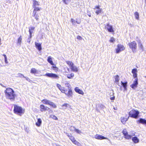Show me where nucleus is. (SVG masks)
I'll return each instance as SVG.
<instances>
[{"label":"nucleus","mask_w":146,"mask_h":146,"mask_svg":"<svg viewBox=\"0 0 146 146\" xmlns=\"http://www.w3.org/2000/svg\"><path fill=\"white\" fill-rule=\"evenodd\" d=\"M67 70H68V71H69V70H69V68H67Z\"/></svg>","instance_id":"nucleus-62"},{"label":"nucleus","mask_w":146,"mask_h":146,"mask_svg":"<svg viewBox=\"0 0 146 146\" xmlns=\"http://www.w3.org/2000/svg\"><path fill=\"white\" fill-rule=\"evenodd\" d=\"M87 15L89 17H91V13L89 11H88L87 12Z\"/></svg>","instance_id":"nucleus-54"},{"label":"nucleus","mask_w":146,"mask_h":146,"mask_svg":"<svg viewBox=\"0 0 146 146\" xmlns=\"http://www.w3.org/2000/svg\"><path fill=\"white\" fill-rule=\"evenodd\" d=\"M40 111L42 112L49 110V112L52 113V110H51L49 108L43 105H40Z\"/></svg>","instance_id":"nucleus-7"},{"label":"nucleus","mask_w":146,"mask_h":146,"mask_svg":"<svg viewBox=\"0 0 146 146\" xmlns=\"http://www.w3.org/2000/svg\"><path fill=\"white\" fill-rule=\"evenodd\" d=\"M66 62L70 67L72 71L76 72L78 71V68L76 66L74 65L73 63L72 62L68 61H66Z\"/></svg>","instance_id":"nucleus-4"},{"label":"nucleus","mask_w":146,"mask_h":146,"mask_svg":"<svg viewBox=\"0 0 146 146\" xmlns=\"http://www.w3.org/2000/svg\"><path fill=\"white\" fill-rule=\"evenodd\" d=\"M137 123L143 124H146V120L140 118L139 120L137 121Z\"/></svg>","instance_id":"nucleus-18"},{"label":"nucleus","mask_w":146,"mask_h":146,"mask_svg":"<svg viewBox=\"0 0 146 146\" xmlns=\"http://www.w3.org/2000/svg\"><path fill=\"white\" fill-rule=\"evenodd\" d=\"M110 98L111 100H113L115 99V97L114 95L113 96H110Z\"/></svg>","instance_id":"nucleus-49"},{"label":"nucleus","mask_w":146,"mask_h":146,"mask_svg":"<svg viewBox=\"0 0 146 146\" xmlns=\"http://www.w3.org/2000/svg\"><path fill=\"white\" fill-rule=\"evenodd\" d=\"M138 84L137 78H136L135 81H134L133 83L130 86L133 89H135L137 88Z\"/></svg>","instance_id":"nucleus-11"},{"label":"nucleus","mask_w":146,"mask_h":146,"mask_svg":"<svg viewBox=\"0 0 146 146\" xmlns=\"http://www.w3.org/2000/svg\"><path fill=\"white\" fill-rule=\"evenodd\" d=\"M107 29L108 30V31L110 32H113V30L112 28V27L109 25V24H108L107 25Z\"/></svg>","instance_id":"nucleus-20"},{"label":"nucleus","mask_w":146,"mask_h":146,"mask_svg":"<svg viewBox=\"0 0 146 146\" xmlns=\"http://www.w3.org/2000/svg\"><path fill=\"white\" fill-rule=\"evenodd\" d=\"M35 45L36 47L39 51H40L41 50L42 48L41 47V44L39 43H37L36 42H35Z\"/></svg>","instance_id":"nucleus-21"},{"label":"nucleus","mask_w":146,"mask_h":146,"mask_svg":"<svg viewBox=\"0 0 146 146\" xmlns=\"http://www.w3.org/2000/svg\"><path fill=\"white\" fill-rule=\"evenodd\" d=\"M122 133L124 136L128 133L126 129H123L122 131Z\"/></svg>","instance_id":"nucleus-40"},{"label":"nucleus","mask_w":146,"mask_h":146,"mask_svg":"<svg viewBox=\"0 0 146 146\" xmlns=\"http://www.w3.org/2000/svg\"><path fill=\"white\" fill-rule=\"evenodd\" d=\"M34 27H31L29 28V34H31H31H32L33 33V32L31 31L34 30Z\"/></svg>","instance_id":"nucleus-36"},{"label":"nucleus","mask_w":146,"mask_h":146,"mask_svg":"<svg viewBox=\"0 0 146 146\" xmlns=\"http://www.w3.org/2000/svg\"><path fill=\"white\" fill-rule=\"evenodd\" d=\"M33 7H36V6L39 5V3L36 0H33Z\"/></svg>","instance_id":"nucleus-29"},{"label":"nucleus","mask_w":146,"mask_h":146,"mask_svg":"<svg viewBox=\"0 0 146 146\" xmlns=\"http://www.w3.org/2000/svg\"><path fill=\"white\" fill-rule=\"evenodd\" d=\"M33 8H34V10L36 12L39 11L41 9V8L40 7H33Z\"/></svg>","instance_id":"nucleus-34"},{"label":"nucleus","mask_w":146,"mask_h":146,"mask_svg":"<svg viewBox=\"0 0 146 146\" xmlns=\"http://www.w3.org/2000/svg\"><path fill=\"white\" fill-rule=\"evenodd\" d=\"M114 95V93L113 91L112 90H110V91L109 95L110 96H113Z\"/></svg>","instance_id":"nucleus-41"},{"label":"nucleus","mask_w":146,"mask_h":146,"mask_svg":"<svg viewBox=\"0 0 146 146\" xmlns=\"http://www.w3.org/2000/svg\"><path fill=\"white\" fill-rule=\"evenodd\" d=\"M139 114L138 111L132 110L129 113V117L136 119L138 117Z\"/></svg>","instance_id":"nucleus-2"},{"label":"nucleus","mask_w":146,"mask_h":146,"mask_svg":"<svg viewBox=\"0 0 146 146\" xmlns=\"http://www.w3.org/2000/svg\"><path fill=\"white\" fill-rule=\"evenodd\" d=\"M36 19L37 21L38 19V17H39V15L38 14H36L34 17Z\"/></svg>","instance_id":"nucleus-47"},{"label":"nucleus","mask_w":146,"mask_h":146,"mask_svg":"<svg viewBox=\"0 0 146 146\" xmlns=\"http://www.w3.org/2000/svg\"><path fill=\"white\" fill-rule=\"evenodd\" d=\"M129 117H128L127 118H125L124 117H122L120 119L121 122L123 124H125L126 122V121L129 119Z\"/></svg>","instance_id":"nucleus-19"},{"label":"nucleus","mask_w":146,"mask_h":146,"mask_svg":"<svg viewBox=\"0 0 146 146\" xmlns=\"http://www.w3.org/2000/svg\"><path fill=\"white\" fill-rule=\"evenodd\" d=\"M74 90L76 92L78 93L79 94L83 95L84 93L83 92L79 89L78 87H76L74 89Z\"/></svg>","instance_id":"nucleus-15"},{"label":"nucleus","mask_w":146,"mask_h":146,"mask_svg":"<svg viewBox=\"0 0 146 146\" xmlns=\"http://www.w3.org/2000/svg\"><path fill=\"white\" fill-rule=\"evenodd\" d=\"M132 140L135 143H138L139 141V139L136 137H132Z\"/></svg>","instance_id":"nucleus-17"},{"label":"nucleus","mask_w":146,"mask_h":146,"mask_svg":"<svg viewBox=\"0 0 146 146\" xmlns=\"http://www.w3.org/2000/svg\"><path fill=\"white\" fill-rule=\"evenodd\" d=\"M73 143L76 145L78 146H80V144L76 140H75Z\"/></svg>","instance_id":"nucleus-37"},{"label":"nucleus","mask_w":146,"mask_h":146,"mask_svg":"<svg viewBox=\"0 0 146 146\" xmlns=\"http://www.w3.org/2000/svg\"><path fill=\"white\" fill-rule=\"evenodd\" d=\"M71 128L72 129H74L75 131L78 133L80 134L81 133V131L80 130H79L78 129H76L74 127H71Z\"/></svg>","instance_id":"nucleus-28"},{"label":"nucleus","mask_w":146,"mask_h":146,"mask_svg":"<svg viewBox=\"0 0 146 146\" xmlns=\"http://www.w3.org/2000/svg\"><path fill=\"white\" fill-rule=\"evenodd\" d=\"M6 2L8 3H11L10 0H6Z\"/></svg>","instance_id":"nucleus-57"},{"label":"nucleus","mask_w":146,"mask_h":146,"mask_svg":"<svg viewBox=\"0 0 146 146\" xmlns=\"http://www.w3.org/2000/svg\"><path fill=\"white\" fill-rule=\"evenodd\" d=\"M135 133H132L131 134H128L127 133L124 136V137L126 139H129L131 138L133 136H135Z\"/></svg>","instance_id":"nucleus-13"},{"label":"nucleus","mask_w":146,"mask_h":146,"mask_svg":"<svg viewBox=\"0 0 146 146\" xmlns=\"http://www.w3.org/2000/svg\"><path fill=\"white\" fill-rule=\"evenodd\" d=\"M18 77H19L20 78H22V77H24V76L23 74L21 73H19L18 74Z\"/></svg>","instance_id":"nucleus-46"},{"label":"nucleus","mask_w":146,"mask_h":146,"mask_svg":"<svg viewBox=\"0 0 146 146\" xmlns=\"http://www.w3.org/2000/svg\"><path fill=\"white\" fill-rule=\"evenodd\" d=\"M52 58L50 56H48V58L47 61L51 65H53L54 64L52 60Z\"/></svg>","instance_id":"nucleus-23"},{"label":"nucleus","mask_w":146,"mask_h":146,"mask_svg":"<svg viewBox=\"0 0 146 146\" xmlns=\"http://www.w3.org/2000/svg\"><path fill=\"white\" fill-rule=\"evenodd\" d=\"M115 41V38L113 37H111V38L110 40V42H113Z\"/></svg>","instance_id":"nucleus-43"},{"label":"nucleus","mask_w":146,"mask_h":146,"mask_svg":"<svg viewBox=\"0 0 146 146\" xmlns=\"http://www.w3.org/2000/svg\"><path fill=\"white\" fill-rule=\"evenodd\" d=\"M114 78L115 79V81L116 83H118L119 80V76L117 75L114 76Z\"/></svg>","instance_id":"nucleus-31"},{"label":"nucleus","mask_w":146,"mask_h":146,"mask_svg":"<svg viewBox=\"0 0 146 146\" xmlns=\"http://www.w3.org/2000/svg\"><path fill=\"white\" fill-rule=\"evenodd\" d=\"M74 76V74L73 73H72L70 74H68L67 75V78L69 79H71Z\"/></svg>","instance_id":"nucleus-35"},{"label":"nucleus","mask_w":146,"mask_h":146,"mask_svg":"<svg viewBox=\"0 0 146 146\" xmlns=\"http://www.w3.org/2000/svg\"><path fill=\"white\" fill-rule=\"evenodd\" d=\"M94 138L97 139L102 140L104 139H108L109 140L108 138L104 137V136L96 134L94 136Z\"/></svg>","instance_id":"nucleus-9"},{"label":"nucleus","mask_w":146,"mask_h":146,"mask_svg":"<svg viewBox=\"0 0 146 146\" xmlns=\"http://www.w3.org/2000/svg\"><path fill=\"white\" fill-rule=\"evenodd\" d=\"M42 123V120L40 118L38 119L36 123V124L37 126H40Z\"/></svg>","instance_id":"nucleus-27"},{"label":"nucleus","mask_w":146,"mask_h":146,"mask_svg":"<svg viewBox=\"0 0 146 146\" xmlns=\"http://www.w3.org/2000/svg\"><path fill=\"white\" fill-rule=\"evenodd\" d=\"M36 12L34 10L33 12V16L34 17H35V16L36 14Z\"/></svg>","instance_id":"nucleus-51"},{"label":"nucleus","mask_w":146,"mask_h":146,"mask_svg":"<svg viewBox=\"0 0 146 146\" xmlns=\"http://www.w3.org/2000/svg\"><path fill=\"white\" fill-rule=\"evenodd\" d=\"M4 92L5 97L7 99L9 100L12 101L15 100L16 94L12 89L10 88H7Z\"/></svg>","instance_id":"nucleus-1"},{"label":"nucleus","mask_w":146,"mask_h":146,"mask_svg":"<svg viewBox=\"0 0 146 146\" xmlns=\"http://www.w3.org/2000/svg\"><path fill=\"white\" fill-rule=\"evenodd\" d=\"M50 117L55 120H58V118L55 115H50Z\"/></svg>","instance_id":"nucleus-38"},{"label":"nucleus","mask_w":146,"mask_h":146,"mask_svg":"<svg viewBox=\"0 0 146 146\" xmlns=\"http://www.w3.org/2000/svg\"><path fill=\"white\" fill-rule=\"evenodd\" d=\"M113 109L115 110H117V107H114L113 108Z\"/></svg>","instance_id":"nucleus-61"},{"label":"nucleus","mask_w":146,"mask_h":146,"mask_svg":"<svg viewBox=\"0 0 146 146\" xmlns=\"http://www.w3.org/2000/svg\"><path fill=\"white\" fill-rule=\"evenodd\" d=\"M121 84L122 85L124 89V90L126 91L127 90V82H123L122 81L121 82Z\"/></svg>","instance_id":"nucleus-22"},{"label":"nucleus","mask_w":146,"mask_h":146,"mask_svg":"<svg viewBox=\"0 0 146 146\" xmlns=\"http://www.w3.org/2000/svg\"><path fill=\"white\" fill-rule=\"evenodd\" d=\"M25 78L26 80L29 82H30L31 81V80L28 77H25L24 76V77Z\"/></svg>","instance_id":"nucleus-50"},{"label":"nucleus","mask_w":146,"mask_h":146,"mask_svg":"<svg viewBox=\"0 0 146 146\" xmlns=\"http://www.w3.org/2000/svg\"><path fill=\"white\" fill-rule=\"evenodd\" d=\"M68 105L67 104H64L62 105V107H63L65 109L66 108Z\"/></svg>","instance_id":"nucleus-44"},{"label":"nucleus","mask_w":146,"mask_h":146,"mask_svg":"<svg viewBox=\"0 0 146 146\" xmlns=\"http://www.w3.org/2000/svg\"><path fill=\"white\" fill-rule=\"evenodd\" d=\"M5 61L6 63H8V62L7 61V59H5Z\"/></svg>","instance_id":"nucleus-58"},{"label":"nucleus","mask_w":146,"mask_h":146,"mask_svg":"<svg viewBox=\"0 0 146 146\" xmlns=\"http://www.w3.org/2000/svg\"><path fill=\"white\" fill-rule=\"evenodd\" d=\"M22 40V37L21 36H20L18 38L17 44L18 45L20 46L21 45Z\"/></svg>","instance_id":"nucleus-26"},{"label":"nucleus","mask_w":146,"mask_h":146,"mask_svg":"<svg viewBox=\"0 0 146 146\" xmlns=\"http://www.w3.org/2000/svg\"><path fill=\"white\" fill-rule=\"evenodd\" d=\"M69 0H62V1L66 4H68Z\"/></svg>","instance_id":"nucleus-48"},{"label":"nucleus","mask_w":146,"mask_h":146,"mask_svg":"<svg viewBox=\"0 0 146 146\" xmlns=\"http://www.w3.org/2000/svg\"><path fill=\"white\" fill-rule=\"evenodd\" d=\"M138 46L140 50H141L142 51L143 50L144 48L140 40L138 42Z\"/></svg>","instance_id":"nucleus-24"},{"label":"nucleus","mask_w":146,"mask_h":146,"mask_svg":"<svg viewBox=\"0 0 146 146\" xmlns=\"http://www.w3.org/2000/svg\"><path fill=\"white\" fill-rule=\"evenodd\" d=\"M32 34H31H31H30V37H29V38H31V37H32Z\"/></svg>","instance_id":"nucleus-60"},{"label":"nucleus","mask_w":146,"mask_h":146,"mask_svg":"<svg viewBox=\"0 0 146 146\" xmlns=\"http://www.w3.org/2000/svg\"><path fill=\"white\" fill-rule=\"evenodd\" d=\"M3 56H4L5 58V59H7V56H6V55L3 54Z\"/></svg>","instance_id":"nucleus-59"},{"label":"nucleus","mask_w":146,"mask_h":146,"mask_svg":"<svg viewBox=\"0 0 146 146\" xmlns=\"http://www.w3.org/2000/svg\"><path fill=\"white\" fill-rule=\"evenodd\" d=\"M14 111L15 113H24V111L21 107L17 105L14 106Z\"/></svg>","instance_id":"nucleus-5"},{"label":"nucleus","mask_w":146,"mask_h":146,"mask_svg":"<svg viewBox=\"0 0 146 146\" xmlns=\"http://www.w3.org/2000/svg\"><path fill=\"white\" fill-rule=\"evenodd\" d=\"M65 85L66 87L68 88V89L70 88H69L70 87V85L67 82H65Z\"/></svg>","instance_id":"nucleus-39"},{"label":"nucleus","mask_w":146,"mask_h":146,"mask_svg":"<svg viewBox=\"0 0 146 146\" xmlns=\"http://www.w3.org/2000/svg\"><path fill=\"white\" fill-rule=\"evenodd\" d=\"M31 41V40L30 38H28L27 40V42L29 43H30Z\"/></svg>","instance_id":"nucleus-56"},{"label":"nucleus","mask_w":146,"mask_h":146,"mask_svg":"<svg viewBox=\"0 0 146 146\" xmlns=\"http://www.w3.org/2000/svg\"><path fill=\"white\" fill-rule=\"evenodd\" d=\"M77 39L79 40H81L82 39V37L79 36H77Z\"/></svg>","instance_id":"nucleus-52"},{"label":"nucleus","mask_w":146,"mask_h":146,"mask_svg":"<svg viewBox=\"0 0 146 146\" xmlns=\"http://www.w3.org/2000/svg\"><path fill=\"white\" fill-rule=\"evenodd\" d=\"M50 101L47 99H44L42 101L43 103L46 105H49Z\"/></svg>","instance_id":"nucleus-25"},{"label":"nucleus","mask_w":146,"mask_h":146,"mask_svg":"<svg viewBox=\"0 0 146 146\" xmlns=\"http://www.w3.org/2000/svg\"><path fill=\"white\" fill-rule=\"evenodd\" d=\"M69 137L72 142L75 140L74 137L72 136H69Z\"/></svg>","instance_id":"nucleus-42"},{"label":"nucleus","mask_w":146,"mask_h":146,"mask_svg":"<svg viewBox=\"0 0 146 146\" xmlns=\"http://www.w3.org/2000/svg\"><path fill=\"white\" fill-rule=\"evenodd\" d=\"M71 21L73 25H74L75 24L76 21L73 19H71Z\"/></svg>","instance_id":"nucleus-45"},{"label":"nucleus","mask_w":146,"mask_h":146,"mask_svg":"<svg viewBox=\"0 0 146 146\" xmlns=\"http://www.w3.org/2000/svg\"><path fill=\"white\" fill-rule=\"evenodd\" d=\"M53 68H54V67H54V66H53Z\"/></svg>","instance_id":"nucleus-64"},{"label":"nucleus","mask_w":146,"mask_h":146,"mask_svg":"<svg viewBox=\"0 0 146 146\" xmlns=\"http://www.w3.org/2000/svg\"><path fill=\"white\" fill-rule=\"evenodd\" d=\"M137 70L136 68H135L132 69V73L133 74V77L134 78H137Z\"/></svg>","instance_id":"nucleus-16"},{"label":"nucleus","mask_w":146,"mask_h":146,"mask_svg":"<svg viewBox=\"0 0 146 146\" xmlns=\"http://www.w3.org/2000/svg\"><path fill=\"white\" fill-rule=\"evenodd\" d=\"M31 73L32 74H35L37 73V71L35 68H32L31 70Z\"/></svg>","instance_id":"nucleus-32"},{"label":"nucleus","mask_w":146,"mask_h":146,"mask_svg":"<svg viewBox=\"0 0 146 146\" xmlns=\"http://www.w3.org/2000/svg\"><path fill=\"white\" fill-rule=\"evenodd\" d=\"M76 23L78 24H79L80 23L81 21L80 20H78L77 19H76Z\"/></svg>","instance_id":"nucleus-53"},{"label":"nucleus","mask_w":146,"mask_h":146,"mask_svg":"<svg viewBox=\"0 0 146 146\" xmlns=\"http://www.w3.org/2000/svg\"><path fill=\"white\" fill-rule=\"evenodd\" d=\"M49 105L54 108H56V106L55 104L51 101H50Z\"/></svg>","instance_id":"nucleus-30"},{"label":"nucleus","mask_w":146,"mask_h":146,"mask_svg":"<svg viewBox=\"0 0 146 146\" xmlns=\"http://www.w3.org/2000/svg\"><path fill=\"white\" fill-rule=\"evenodd\" d=\"M100 107L101 108L103 109L105 108V106L102 105H100Z\"/></svg>","instance_id":"nucleus-55"},{"label":"nucleus","mask_w":146,"mask_h":146,"mask_svg":"<svg viewBox=\"0 0 146 146\" xmlns=\"http://www.w3.org/2000/svg\"><path fill=\"white\" fill-rule=\"evenodd\" d=\"M134 15L135 16V18L137 19L138 20L139 19V13L138 12H136L134 13Z\"/></svg>","instance_id":"nucleus-33"},{"label":"nucleus","mask_w":146,"mask_h":146,"mask_svg":"<svg viewBox=\"0 0 146 146\" xmlns=\"http://www.w3.org/2000/svg\"><path fill=\"white\" fill-rule=\"evenodd\" d=\"M125 49L124 46L121 44H118L117 46V48L116 49V52L118 53Z\"/></svg>","instance_id":"nucleus-6"},{"label":"nucleus","mask_w":146,"mask_h":146,"mask_svg":"<svg viewBox=\"0 0 146 146\" xmlns=\"http://www.w3.org/2000/svg\"><path fill=\"white\" fill-rule=\"evenodd\" d=\"M94 9L96 10L95 11L97 15L101 13L102 10V9L100 8L99 6H96Z\"/></svg>","instance_id":"nucleus-12"},{"label":"nucleus","mask_w":146,"mask_h":146,"mask_svg":"<svg viewBox=\"0 0 146 146\" xmlns=\"http://www.w3.org/2000/svg\"><path fill=\"white\" fill-rule=\"evenodd\" d=\"M128 45L129 48L131 49L132 52L133 53H135V50L137 47L136 42L135 41H133L129 42L128 44Z\"/></svg>","instance_id":"nucleus-3"},{"label":"nucleus","mask_w":146,"mask_h":146,"mask_svg":"<svg viewBox=\"0 0 146 146\" xmlns=\"http://www.w3.org/2000/svg\"><path fill=\"white\" fill-rule=\"evenodd\" d=\"M57 87L62 93H65V91L66 90L64 87L62 86L60 84H57Z\"/></svg>","instance_id":"nucleus-14"},{"label":"nucleus","mask_w":146,"mask_h":146,"mask_svg":"<svg viewBox=\"0 0 146 146\" xmlns=\"http://www.w3.org/2000/svg\"><path fill=\"white\" fill-rule=\"evenodd\" d=\"M97 111H98L99 112V110H98V109H97Z\"/></svg>","instance_id":"nucleus-63"},{"label":"nucleus","mask_w":146,"mask_h":146,"mask_svg":"<svg viewBox=\"0 0 146 146\" xmlns=\"http://www.w3.org/2000/svg\"><path fill=\"white\" fill-rule=\"evenodd\" d=\"M44 76L54 78H59L58 75L53 73H47L45 74Z\"/></svg>","instance_id":"nucleus-10"},{"label":"nucleus","mask_w":146,"mask_h":146,"mask_svg":"<svg viewBox=\"0 0 146 146\" xmlns=\"http://www.w3.org/2000/svg\"><path fill=\"white\" fill-rule=\"evenodd\" d=\"M65 94L68 98H72L73 96V93L72 90L71 88H68V91L67 92V90H65Z\"/></svg>","instance_id":"nucleus-8"}]
</instances>
